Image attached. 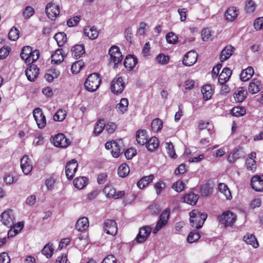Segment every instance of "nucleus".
Instances as JSON below:
<instances>
[{
  "instance_id": "obj_2",
  "label": "nucleus",
  "mask_w": 263,
  "mask_h": 263,
  "mask_svg": "<svg viewBox=\"0 0 263 263\" xmlns=\"http://www.w3.org/2000/svg\"><path fill=\"white\" fill-rule=\"evenodd\" d=\"M101 79L99 75L97 73L90 74L86 79L84 86L85 89L90 92L96 91L100 86Z\"/></svg>"
},
{
  "instance_id": "obj_62",
  "label": "nucleus",
  "mask_w": 263,
  "mask_h": 263,
  "mask_svg": "<svg viewBox=\"0 0 263 263\" xmlns=\"http://www.w3.org/2000/svg\"><path fill=\"white\" fill-rule=\"evenodd\" d=\"M147 26V24L145 22H141L139 24V27L138 29V33L140 35H143L145 34L146 32V28Z\"/></svg>"
},
{
  "instance_id": "obj_25",
  "label": "nucleus",
  "mask_w": 263,
  "mask_h": 263,
  "mask_svg": "<svg viewBox=\"0 0 263 263\" xmlns=\"http://www.w3.org/2000/svg\"><path fill=\"white\" fill-rule=\"evenodd\" d=\"M72 55L76 59L80 58L85 53L84 46L81 45H76L71 48Z\"/></svg>"
},
{
  "instance_id": "obj_3",
  "label": "nucleus",
  "mask_w": 263,
  "mask_h": 263,
  "mask_svg": "<svg viewBox=\"0 0 263 263\" xmlns=\"http://www.w3.org/2000/svg\"><path fill=\"white\" fill-rule=\"evenodd\" d=\"M218 219L224 227L232 226L236 221V216L232 212L227 211L218 216Z\"/></svg>"
},
{
  "instance_id": "obj_34",
  "label": "nucleus",
  "mask_w": 263,
  "mask_h": 263,
  "mask_svg": "<svg viewBox=\"0 0 263 263\" xmlns=\"http://www.w3.org/2000/svg\"><path fill=\"white\" fill-rule=\"evenodd\" d=\"M146 148L148 151L153 152L159 146V141L156 137L150 138L146 142Z\"/></svg>"
},
{
  "instance_id": "obj_46",
  "label": "nucleus",
  "mask_w": 263,
  "mask_h": 263,
  "mask_svg": "<svg viewBox=\"0 0 263 263\" xmlns=\"http://www.w3.org/2000/svg\"><path fill=\"white\" fill-rule=\"evenodd\" d=\"M32 51L31 47L29 46H26L23 48L20 56L23 60H28V54H30Z\"/></svg>"
},
{
  "instance_id": "obj_51",
  "label": "nucleus",
  "mask_w": 263,
  "mask_h": 263,
  "mask_svg": "<svg viewBox=\"0 0 263 263\" xmlns=\"http://www.w3.org/2000/svg\"><path fill=\"white\" fill-rule=\"evenodd\" d=\"M156 59L158 63L162 65H165L168 62L170 58L168 55H165L163 53H160L157 56Z\"/></svg>"
},
{
  "instance_id": "obj_23",
  "label": "nucleus",
  "mask_w": 263,
  "mask_h": 263,
  "mask_svg": "<svg viewBox=\"0 0 263 263\" xmlns=\"http://www.w3.org/2000/svg\"><path fill=\"white\" fill-rule=\"evenodd\" d=\"M89 221L87 218L82 217L78 219L76 224V229L79 232H82L88 228Z\"/></svg>"
},
{
  "instance_id": "obj_42",
  "label": "nucleus",
  "mask_w": 263,
  "mask_h": 263,
  "mask_svg": "<svg viewBox=\"0 0 263 263\" xmlns=\"http://www.w3.org/2000/svg\"><path fill=\"white\" fill-rule=\"evenodd\" d=\"M53 250L52 245L48 243L44 246L41 252L42 254L45 255L47 258H49L52 255Z\"/></svg>"
},
{
  "instance_id": "obj_36",
  "label": "nucleus",
  "mask_w": 263,
  "mask_h": 263,
  "mask_svg": "<svg viewBox=\"0 0 263 263\" xmlns=\"http://www.w3.org/2000/svg\"><path fill=\"white\" fill-rule=\"evenodd\" d=\"M203 98L205 100H209L213 95V90L210 85H205L202 87L201 89Z\"/></svg>"
},
{
  "instance_id": "obj_7",
  "label": "nucleus",
  "mask_w": 263,
  "mask_h": 263,
  "mask_svg": "<svg viewBox=\"0 0 263 263\" xmlns=\"http://www.w3.org/2000/svg\"><path fill=\"white\" fill-rule=\"evenodd\" d=\"M169 216L170 210H164L160 215L159 219L158 221L155 228L153 230L154 234H156L167 224Z\"/></svg>"
},
{
  "instance_id": "obj_50",
  "label": "nucleus",
  "mask_w": 263,
  "mask_h": 263,
  "mask_svg": "<svg viewBox=\"0 0 263 263\" xmlns=\"http://www.w3.org/2000/svg\"><path fill=\"white\" fill-rule=\"evenodd\" d=\"M66 116L65 111L62 109H59L53 116V120L55 121H62Z\"/></svg>"
},
{
  "instance_id": "obj_61",
  "label": "nucleus",
  "mask_w": 263,
  "mask_h": 263,
  "mask_svg": "<svg viewBox=\"0 0 263 263\" xmlns=\"http://www.w3.org/2000/svg\"><path fill=\"white\" fill-rule=\"evenodd\" d=\"M256 8V6L253 1L250 0L246 4V9L248 12H253Z\"/></svg>"
},
{
  "instance_id": "obj_40",
  "label": "nucleus",
  "mask_w": 263,
  "mask_h": 263,
  "mask_svg": "<svg viewBox=\"0 0 263 263\" xmlns=\"http://www.w3.org/2000/svg\"><path fill=\"white\" fill-rule=\"evenodd\" d=\"M246 112L245 107L236 106L231 110V114L232 116L235 117H241L243 116Z\"/></svg>"
},
{
  "instance_id": "obj_19",
  "label": "nucleus",
  "mask_w": 263,
  "mask_h": 263,
  "mask_svg": "<svg viewBox=\"0 0 263 263\" xmlns=\"http://www.w3.org/2000/svg\"><path fill=\"white\" fill-rule=\"evenodd\" d=\"M137 62L138 59L136 57L133 55H128L124 61V65L127 70H132L136 66Z\"/></svg>"
},
{
  "instance_id": "obj_55",
  "label": "nucleus",
  "mask_w": 263,
  "mask_h": 263,
  "mask_svg": "<svg viewBox=\"0 0 263 263\" xmlns=\"http://www.w3.org/2000/svg\"><path fill=\"white\" fill-rule=\"evenodd\" d=\"M177 36L173 32H169L166 35V40L170 44H174L177 43Z\"/></svg>"
},
{
  "instance_id": "obj_52",
  "label": "nucleus",
  "mask_w": 263,
  "mask_h": 263,
  "mask_svg": "<svg viewBox=\"0 0 263 263\" xmlns=\"http://www.w3.org/2000/svg\"><path fill=\"white\" fill-rule=\"evenodd\" d=\"M34 13V9L31 6H27L23 11L22 14L25 19H28L32 16Z\"/></svg>"
},
{
  "instance_id": "obj_56",
  "label": "nucleus",
  "mask_w": 263,
  "mask_h": 263,
  "mask_svg": "<svg viewBox=\"0 0 263 263\" xmlns=\"http://www.w3.org/2000/svg\"><path fill=\"white\" fill-rule=\"evenodd\" d=\"M166 150L170 157L173 158H177V155L175 153L174 145L172 143H167Z\"/></svg>"
},
{
  "instance_id": "obj_27",
  "label": "nucleus",
  "mask_w": 263,
  "mask_h": 263,
  "mask_svg": "<svg viewBox=\"0 0 263 263\" xmlns=\"http://www.w3.org/2000/svg\"><path fill=\"white\" fill-rule=\"evenodd\" d=\"M254 73V69L252 67H248L241 71L240 74V80L242 81L249 80Z\"/></svg>"
},
{
  "instance_id": "obj_47",
  "label": "nucleus",
  "mask_w": 263,
  "mask_h": 263,
  "mask_svg": "<svg viewBox=\"0 0 263 263\" xmlns=\"http://www.w3.org/2000/svg\"><path fill=\"white\" fill-rule=\"evenodd\" d=\"M200 238V234L196 231L191 232L187 237V241L189 243H193L198 240Z\"/></svg>"
},
{
  "instance_id": "obj_38",
  "label": "nucleus",
  "mask_w": 263,
  "mask_h": 263,
  "mask_svg": "<svg viewBox=\"0 0 263 263\" xmlns=\"http://www.w3.org/2000/svg\"><path fill=\"white\" fill-rule=\"evenodd\" d=\"M218 189L219 191L224 195L227 199L230 200L232 198L231 192L226 184L222 183H219Z\"/></svg>"
},
{
  "instance_id": "obj_22",
  "label": "nucleus",
  "mask_w": 263,
  "mask_h": 263,
  "mask_svg": "<svg viewBox=\"0 0 263 263\" xmlns=\"http://www.w3.org/2000/svg\"><path fill=\"white\" fill-rule=\"evenodd\" d=\"M232 71L228 67L223 69L218 77V82L220 84H226L231 76Z\"/></svg>"
},
{
  "instance_id": "obj_48",
  "label": "nucleus",
  "mask_w": 263,
  "mask_h": 263,
  "mask_svg": "<svg viewBox=\"0 0 263 263\" xmlns=\"http://www.w3.org/2000/svg\"><path fill=\"white\" fill-rule=\"evenodd\" d=\"M246 165L248 171L254 172L256 170V164L255 160L247 159Z\"/></svg>"
},
{
  "instance_id": "obj_31",
  "label": "nucleus",
  "mask_w": 263,
  "mask_h": 263,
  "mask_svg": "<svg viewBox=\"0 0 263 263\" xmlns=\"http://www.w3.org/2000/svg\"><path fill=\"white\" fill-rule=\"evenodd\" d=\"M88 184V179L85 177H77L73 180V185L79 190L83 189Z\"/></svg>"
},
{
  "instance_id": "obj_32",
  "label": "nucleus",
  "mask_w": 263,
  "mask_h": 263,
  "mask_svg": "<svg viewBox=\"0 0 263 263\" xmlns=\"http://www.w3.org/2000/svg\"><path fill=\"white\" fill-rule=\"evenodd\" d=\"M199 196L194 193H190L184 196V201L191 205H195L198 201Z\"/></svg>"
},
{
  "instance_id": "obj_43",
  "label": "nucleus",
  "mask_w": 263,
  "mask_h": 263,
  "mask_svg": "<svg viewBox=\"0 0 263 263\" xmlns=\"http://www.w3.org/2000/svg\"><path fill=\"white\" fill-rule=\"evenodd\" d=\"M128 105V100L126 98H122L120 102L116 105V108L123 114L127 109Z\"/></svg>"
},
{
  "instance_id": "obj_60",
  "label": "nucleus",
  "mask_w": 263,
  "mask_h": 263,
  "mask_svg": "<svg viewBox=\"0 0 263 263\" xmlns=\"http://www.w3.org/2000/svg\"><path fill=\"white\" fill-rule=\"evenodd\" d=\"M136 154V151L134 148H130L126 149L124 155L127 159H131Z\"/></svg>"
},
{
  "instance_id": "obj_5",
  "label": "nucleus",
  "mask_w": 263,
  "mask_h": 263,
  "mask_svg": "<svg viewBox=\"0 0 263 263\" xmlns=\"http://www.w3.org/2000/svg\"><path fill=\"white\" fill-rule=\"evenodd\" d=\"M0 218L3 224L8 228H12L14 226L15 217L12 210L5 211L1 214Z\"/></svg>"
},
{
  "instance_id": "obj_16",
  "label": "nucleus",
  "mask_w": 263,
  "mask_h": 263,
  "mask_svg": "<svg viewBox=\"0 0 263 263\" xmlns=\"http://www.w3.org/2000/svg\"><path fill=\"white\" fill-rule=\"evenodd\" d=\"M197 53L194 51H190L184 56L182 62L186 66L194 64L197 60Z\"/></svg>"
},
{
  "instance_id": "obj_18",
  "label": "nucleus",
  "mask_w": 263,
  "mask_h": 263,
  "mask_svg": "<svg viewBox=\"0 0 263 263\" xmlns=\"http://www.w3.org/2000/svg\"><path fill=\"white\" fill-rule=\"evenodd\" d=\"M21 167L25 175H28L32 170L30 160L27 155L23 156L21 160Z\"/></svg>"
},
{
  "instance_id": "obj_53",
  "label": "nucleus",
  "mask_w": 263,
  "mask_h": 263,
  "mask_svg": "<svg viewBox=\"0 0 263 263\" xmlns=\"http://www.w3.org/2000/svg\"><path fill=\"white\" fill-rule=\"evenodd\" d=\"M82 62L79 61L73 63L71 66V70L73 73H78L81 70L82 67Z\"/></svg>"
},
{
  "instance_id": "obj_12",
  "label": "nucleus",
  "mask_w": 263,
  "mask_h": 263,
  "mask_svg": "<svg viewBox=\"0 0 263 263\" xmlns=\"http://www.w3.org/2000/svg\"><path fill=\"white\" fill-rule=\"evenodd\" d=\"M152 232L149 226H143L139 229V233L136 237V240L138 243L144 242Z\"/></svg>"
},
{
  "instance_id": "obj_13",
  "label": "nucleus",
  "mask_w": 263,
  "mask_h": 263,
  "mask_svg": "<svg viewBox=\"0 0 263 263\" xmlns=\"http://www.w3.org/2000/svg\"><path fill=\"white\" fill-rule=\"evenodd\" d=\"M52 143L55 146L58 147H66L70 143L69 141L63 134H58L52 139Z\"/></svg>"
},
{
  "instance_id": "obj_59",
  "label": "nucleus",
  "mask_w": 263,
  "mask_h": 263,
  "mask_svg": "<svg viewBox=\"0 0 263 263\" xmlns=\"http://www.w3.org/2000/svg\"><path fill=\"white\" fill-rule=\"evenodd\" d=\"M254 27L256 30L263 29V17H258L254 22Z\"/></svg>"
},
{
  "instance_id": "obj_37",
  "label": "nucleus",
  "mask_w": 263,
  "mask_h": 263,
  "mask_svg": "<svg viewBox=\"0 0 263 263\" xmlns=\"http://www.w3.org/2000/svg\"><path fill=\"white\" fill-rule=\"evenodd\" d=\"M64 60V56L62 55V50L57 49L51 55V62L54 64H58Z\"/></svg>"
},
{
  "instance_id": "obj_44",
  "label": "nucleus",
  "mask_w": 263,
  "mask_h": 263,
  "mask_svg": "<svg viewBox=\"0 0 263 263\" xmlns=\"http://www.w3.org/2000/svg\"><path fill=\"white\" fill-rule=\"evenodd\" d=\"M105 123L103 120H99L96 124L93 130V133L96 135H98L102 133L105 128Z\"/></svg>"
},
{
  "instance_id": "obj_15",
  "label": "nucleus",
  "mask_w": 263,
  "mask_h": 263,
  "mask_svg": "<svg viewBox=\"0 0 263 263\" xmlns=\"http://www.w3.org/2000/svg\"><path fill=\"white\" fill-rule=\"evenodd\" d=\"M39 73V68L35 65L32 64L27 67L25 70V74L27 79L33 82L36 79Z\"/></svg>"
},
{
  "instance_id": "obj_57",
  "label": "nucleus",
  "mask_w": 263,
  "mask_h": 263,
  "mask_svg": "<svg viewBox=\"0 0 263 263\" xmlns=\"http://www.w3.org/2000/svg\"><path fill=\"white\" fill-rule=\"evenodd\" d=\"M172 187L177 192H180L184 189L185 183L182 181L179 180L173 184Z\"/></svg>"
},
{
  "instance_id": "obj_39",
  "label": "nucleus",
  "mask_w": 263,
  "mask_h": 263,
  "mask_svg": "<svg viewBox=\"0 0 263 263\" xmlns=\"http://www.w3.org/2000/svg\"><path fill=\"white\" fill-rule=\"evenodd\" d=\"M129 173V168L126 164L123 163L119 166L118 170V174L120 177H125L128 175Z\"/></svg>"
},
{
  "instance_id": "obj_14",
  "label": "nucleus",
  "mask_w": 263,
  "mask_h": 263,
  "mask_svg": "<svg viewBox=\"0 0 263 263\" xmlns=\"http://www.w3.org/2000/svg\"><path fill=\"white\" fill-rule=\"evenodd\" d=\"M103 229L108 234L115 235L117 232V224L114 220L107 219L104 223Z\"/></svg>"
},
{
  "instance_id": "obj_54",
  "label": "nucleus",
  "mask_w": 263,
  "mask_h": 263,
  "mask_svg": "<svg viewBox=\"0 0 263 263\" xmlns=\"http://www.w3.org/2000/svg\"><path fill=\"white\" fill-rule=\"evenodd\" d=\"M103 191L109 198L113 197L114 195L116 193L115 189L110 185H106Z\"/></svg>"
},
{
  "instance_id": "obj_49",
  "label": "nucleus",
  "mask_w": 263,
  "mask_h": 263,
  "mask_svg": "<svg viewBox=\"0 0 263 263\" xmlns=\"http://www.w3.org/2000/svg\"><path fill=\"white\" fill-rule=\"evenodd\" d=\"M18 37L19 31L15 27L12 28L8 34L9 39L15 41L18 39Z\"/></svg>"
},
{
  "instance_id": "obj_11",
  "label": "nucleus",
  "mask_w": 263,
  "mask_h": 263,
  "mask_svg": "<svg viewBox=\"0 0 263 263\" xmlns=\"http://www.w3.org/2000/svg\"><path fill=\"white\" fill-rule=\"evenodd\" d=\"M45 12L49 18L54 20L60 13L59 6L49 3L46 7Z\"/></svg>"
},
{
  "instance_id": "obj_24",
  "label": "nucleus",
  "mask_w": 263,
  "mask_h": 263,
  "mask_svg": "<svg viewBox=\"0 0 263 263\" xmlns=\"http://www.w3.org/2000/svg\"><path fill=\"white\" fill-rule=\"evenodd\" d=\"M146 134V132L144 129H139L137 132L136 138L138 143L140 145H143L146 143L147 140Z\"/></svg>"
},
{
  "instance_id": "obj_9",
  "label": "nucleus",
  "mask_w": 263,
  "mask_h": 263,
  "mask_svg": "<svg viewBox=\"0 0 263 263\" xmlns=\"http://www.w3.org/2000/svg\"><path fill=\"white\" fill-rule=\"evenodd\" d=\"M33 115L38 127L40 129L44 128L46 125V119L42 109L38 107L35 108Z\"/></svg>"
},
{
  "instance_id": "obj_21",
  "label": "nucleus",
  "mask_w": 263,
  "mask_h": 263,
  "mask_svg": "<svg viewBox=\"0 0 263 263\" xmlns=\"http://www.w3.org/2000/svg\"><path fill=\"white\" fill-rule=\"evenodd\" d=\"M235 48L231 45L226 46L221 51L220 59L221 62L228 60L233 54Z\"/></svg>"
},
{
  "instance_id": "obj_26",
  "label": "nucleus",
  "mask_w": 263,
  "mask_h": 263,
  "mask_svg": "<svg viewBox=\"0 0 263 263\" xmlns=\"http://www.w3.org/2000/svg\"><path fill=\"white\" fill-rule=\"evenodd\" d=\"M84 34L91 40H94L98 36L99 32L94 26H88L84 29Z\"/></svg>"
},
{
  "instance_id": "obj_35",
  "label": "nucleus",
  "mask_w": 263,
  "mask_h": 263,
  "mask_svg": "<svg viewBox=\"0 0 263 263\" xmlns=\"http://www.w3.org/2000/svg\"><path fill=\"white\" fill-rule=\"evenodd\" d=\"M54 39L59 47H62L67 41L66 34L63 32L56 33L54 36Z\"/></svg>"
},
{
  "instance_id": "obj_58",
  "label": "nucleus",
  "mask_w": 263,
  "mask_h": 263,
  "mask_svg": "<svg viewBox=\"0 0 263 263\" xmlns=\"http://www.w3.org/2000/svg\"><path fill=\"white\" fill-rule=\"evenodd\" d=\"M80 16H76L68 20L67 25L69 27H73L78 25L80 21Z\"/></svg>"
},
{
  "instance_id": "obj_64",
  "label": "nucleus",
  "mask_w": 263,
  "mask_h": 263,
  "mask_svg": "<svg viewBox=\"0 0 263 263\" xmlns=\"http://www.w3.org/2000/svg\"><path fill=\"white\" fill-rule=\"evenodd\" d=\"M117 259L113 255L106 256L101 263H116Z\"/></svg>"
},
{
  "instance_id": "obj_20",
  "label": "nucleus",
  "mask_w": 263,
  "mask_h": 263,
  "mask_svg": "<svg viewBox=\"0 0 263 263\" xmlns=\"http://www.w3.org/2000/svg\"><path fill=\"white\" fill-rule=\"evenodd\" d=\"M261 88V82L256 79H254L249 85L248 90L250 93L255 94L258 92Z\"/></svg>"
},
{
  "instance_id": "obj_41",
  "label": "nucleus",
  "mask_w": 263,
  "mask_h": 263,
  "mask_svg": "<svg viewBox=\"0 0 263 263\" xmlns=\"http://www.w3.org/2000/svg\"><path fill=\"white\" fill-rule=\"evenodd\" d=\"M163 126V122L159 118L154 119L151 123V127L153 131L158 132L160 131Z\"/></svg>"
},
{
  "instance_id": "obj_1",
  "label": "nucleus",
  "mask_w": 263,
  "mask_h": 263,
  "mask_svg": "<svg viewBox=\"0 0 263 263\" xmlns=\"http://www.w3.org/2000/svg\"><path fill=\"white\" fill-rule=\"evenodd\" d=\"M191 225L196 229H200L204 223L207 214L201 213L198 210H194L190 213Z\"/></svg>"
},
{
  "instance_id": "obj_45",
  "label": "nucleus",
  "mask_w": 263,
  "mask_h": 263,
  "mask_svg": "<svg viewBox=\"0 0 263 263\" xmlns=\"http://www.w3.org/2000/svg\"><path fill=\"white\" fill-rule=\"evenodd\" d=\"M121 143V141L120 140L119 142H117V145L116 146H114L113 148L111 150V154L112 156L115 158L118 157L122 153L123 149L120 147V144Z\"/></svg>"
},
{
  "instance_id": "obj_8",
  "label": "nucleus",
  "mask_w": 263,
  "mask_h": 263,
  "mask_svg": "<svg viewBox=\"0 0 263 263\" xmlns=\"http://www.w3.org/2000/svg\"><path fill=\"white\" fill-rule=\"evenodd\" d=\"M169 216L170 210H164L160 215L159 219L158 221L155 228L153 230L154 234H156L167 224Z\"/></svg>"
},
{
  "instance_id": "obj_6",
  "label": "nucleus",
  "mask_w": 263,
  "mask_h": 263,
  "mask_svg": "<svg viewBox=\"0 0 263 263\" xmlns=\"http://www.w3.org/2000/svg\"><path fill=\"white\" fill-rule=\"evenodd\" d=\"M125 88V84L121 77L117 76L111 81L110 89L112 93L118 95L121 93Z\"/></svg>"
},
{
  "instance_id": "obj_28",
  "label": "nucleus",
  "mask_w": 263,
  "mask_h": 263,
  "mask_svg": "<svg viewBox=\"0 0 263 263\" xmlns=\"http://www.w3.org/2000/svg\"><path fill=\"white\" fill-rule=\"evenodd\" d=\"M247 93V92L243 87L238 88L237 91L233 95L235 101L239 103L243 101L246 97Z\"/></svg>"
},
{
  "instance_id": "obj_30",
  "label": "nucleus",
  "mask_w": 263,
  "mask_h": 263,
  "mask_svg": "<svg viewBox=\"0 0 263 263\" xmlns=\"http://www.w3.org/2000/svg\"><path fill=\"white\" fill-rule=\"evenodd\" d=\"M243 240L249 245H252L254 248L259 247V243L255 235L253 234H247L243 237Z\"/></svg>"
},
{
  "instance_id": "obj_4",
  "label": "nucleus",
  "mask_w": 263,
  "mask_h": 263,
  "mask_svg": "<svg viewBox=\"0 0 263 263\" xmlns=\"http://www.w3.org/2000/svg\"><path fill=\"white\" fill-rule=\"evenodd\" d=\"M108 54L110 55V63L114 64V68H116L123 59V56L119 48L117 46H112L109 50Z\"/></svg>"
},
{
  "instance_id": "obj_10",
  "label": "nucleus",
  "mask_w": 263,
  "mask_h": 263,
  "mask_svg": "<svg viewBox=\"0 0 263 263\" xmlns=\"http://www.w3.org/2000/svg\"><path fill=\"white\" fill-rule=\"evenodd\" d=\"M78 163L75 159H72L68 162L65 166V174L68 179H72L77 171Z\"/></svg>"
},
{
  "instance_id": "obj_29",
  "label": "nucleus",
  "mask_w": 263,
  "mask_h": 263,
  "mask_svg": "<svg viewBox=\"0 0 263 263\" xmlns=\"http://www.w3.org/2000/svg\"><path fill=\"white\" fill-rule=\"evenodd\" d=\"M238 10L236 7H232L229 8L225 12L226 19L229 21H234L237 17L238 14Z\"/></svg>"
},
{
  "instance_id": "obj_33",
  "label": "nucleus",
  "mask_w": 263,
  "mask_h": 263,
  "mask_svg": "<svg viewBox=\"0 0 263 263\" xmlns=\"http://www.w3.org/2000/svg\"><path fill=\"white\" fill-rule=\"evenodd\" d=\"M153 175L143 177L137 182V186L139 189H142L149 184L153 181Z\"/></svg>"
},
{
  "instance_id": "obj_63",
  "label": "nucleus",
  "mask_w": 263,
  "mask_h": 263,
  "mask_svg": "<svg viewBox=\"0 0 263 263\" xmlns=\"http://www.w3.org/2000/svg\"><path fill=\"white\" fill-rule=\"evenodd\" d=\"M10 259L8 254L3 252L0 254V263H9Z\"/></svg>"
},
{
  "instance_id": "obj_17",
  "label": "nucleus",
  "mask_w": 263,
  "mask_h": 263,
  "mask_svg": "<svg viewBox=\"0 0 263 263\" xmlns=\"http://www.w3.org/2000/svg\"><path fill=\"white\" fill-rule=\"evenodd\" d=\"M252 188L257 192L263 191V177L254 176L251 181Z\"/></svg>"
}]
</instances>
